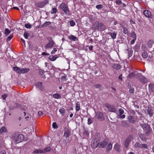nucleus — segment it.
I'll return each mask as SVG.
<instances>
[{
    "instance_id": "obj_1",
    "label": "nucleus",
    "mask_w": 154,
    "mask_h": 154,
    "mask_svg": "<svg viewBox=\"0 0 154 154\" xmlns=\"http://www.w3.org/2000/svg\"><path fill=\"white\" fill-rule=\"evenodd\" d=\"M92 28L94 30H97L100 31H103L106 29V27L102 23L96 21L92 25Z\"/></svg>"
},
{
    "instance_id": "obj_2",
    "label": "nucleus",
    "mask_w": 154,
    "mask_h": 154,
    "mask_svg": "<svg viewBox=\"0 0 154 154\" xmlns=\"http://www.w3.org/2000/svg\"><path fill=\"white\" fill-rule=\"evenodd\" d=\"M140 126L143 128L144 131L147 135H148L151 133V128L147 125L145 124H141Z\"/></svg>"
},
{
    "instance_id": "obj_3",
    "label": "nucleus",
    "mask_w": 154,
    "mask_h": 154,
    "mask_svg": "<svg viewBox=\"0 0 154 154\" xmlns=\"http://www.w3.org/2000/svg\"><path fill=\"white\" fill-rule=\"evenodd\" d=\"M60 7L66 14L69 13V10L68 7L65 3H62L60 5Z\"/></svg>"
},
{
    "instance_id": "obj_4",
    "label": "nucleus",
    "mask_w": 154,
    "mask_h": 154,
    "mask_svg": "<svg viewBox=\"0 0 154 154\" xmlns=\"http://www.w3.org/2000/svg\"><path fill=\"white\" fill-rule=\"evenodd\" d=\"M51 150V148L49 146L45 147L44 149L42 150L40 149L35 150L34 151V152L35 153H44L46 152H49Z\"/></svg>"
},
{
    "instance_id": "obj_5",
    "label": "nucleus",
    "mask_w": 154,
    "mask_h": 154,
    "mask_svg": "<svg viewBox=\"0 0 154 154\" xmlns=\"http://www.w3.org/2000/svg\"><path fill=\"white\" fill-rule=\"evenodd\" d=\"M133 139V137L131 136H130L127 138L123 143V144L125 147H128L129 143L131 142Z\"/></svg>"
},
{
    "instance_id": "obj_6",
    "label": "nucleus",
    "mask_w": 154,
    "mask_h": 154,
    "mask_svg": "<svg viewBox=\"0 0 154 154\" xmlns=\"http://www.w3.org/2000/svg\"><path fill=\"white\" fill-rule=\"evenodd\" d=\"M108 142L109 140L108 139H106L102 142H99L98 145L99 147L104 148L105 147L108 143Z\"/></svg>"
},
{
    "instance_id": "obj_7",
    "label": "nucleus",
    "mask_w": 154,
    "mask_h": 154,
    "mask_svg": "<svg viewBox=\"0 0 154 154\" xmlns=\"http://www.w3.org/2000/svg\"><path fill=\"white\" fill-rule=\"evenodd\" d=\"M100 140V138H95L92 143V147L94 148H96L99 147L98 145L99 144V142Z\"/></svg>"
},
{
    "instance_id": "obj_8",
    "label": "nucleus",
    "mask_w": 154,
    "mask_h": 154,
    "mask_svg": "<svg viewBox=\"0 0 154 154\" xmlns=\"http://www.w3.org/2000/svg\"><path fill=\"white\" fill-rule=\"evenodd\" d=\"M95 117L97 118L99 120L102 121L104 120L103 113L100 112H98L96 113Z\"/></svg>"
},
{
    "instance_id": "obj_9",
    "label": "nucleus",
    "mask_w": 154,
    "mask_h": 154,
    "mask_svg": "<svg viewBox=\"0 0 154 154\" xmlns=\"http://www.w3.org/2000/svg\"><path fill=\"white\" fill-rule=\"evenodd\" d=\"M138 75L139 76V79L141 83L145 84L148 82L147 79L143 75L140 73H138Z\"/></svg>"
},
{
    "instance_id": "obj_10",
    "label": "nucleus",
    "mask_w": 154,
    "mask_h": 154,
    "mask_svg": "<svg viewBox=\"0 0 154 154\" xmlns=\"http://www.w3.org/2000/svg\"><path fill=\"white\" fill-rule=\"evenodd\" d=\"M54 42L52 40H50L49 42L47 43L45 46V49H47L53 47L54 45Z\"/></svg>"
},
{
    "instance_id": "obj_11",
    "label": "nucleus",
    "mask_w": 154,
    "mask_h": 154,
    "mask_svg": "<svg viewBox=\"0 0 154 154\" xmlns=\"http://www.w3.org/2000/svg\"><path fill=\"white\" fill-rule=\"evenodd\" d=\"M23 140L24 136L22 134H20L15 138V140L16 143H18L22 142Z\"/></svg>"
},
{
    "instance_id": "obj_12",
    "label": "nucleus",
    "mask_w": 154,
    "mask_h": 154,
    "mask_svg": "<svg viewBox=\"0 0 154 154\" xmlns=\"http://www.w3.org/2000/svg\"><path fill=\"white\" fill-rule=\"evenodd\" d=\"M143 13L144 15L147 17L150 18H152V15L151 14L150 12L147 10H144Z\"/></svg>"
},
{
    "instance_id": "obj_13",
    "label": "nucleus",
    "mask_w": 154,
    "mask_h": 154,
    "mask_svg": "<svg viewBox=\"0 0 154 154\" xmlns=\"http://www.w3.org/2000/svg\"><path fill=\"white\" fill-rule=\"evenodd\" d=\"M48 3V1L47 0H45L43 2L38 3L37 4V6L39 8H42L44 6L45 4Z\"/></svg>"
},
{
    "instance_id": "obj_14",
    "label": "nucleus",
    "mask_w": 154,
    "mask_h": 154,
    "mask_svg": "<svg viewBox=\"0 0 154 154\" xmlns=\"http://www.w3.org/2000/svg\"><path fill=\"white\" fill-rule=\"evenodd\" d=\"M128 120L129 122L132 123H134L137 120V119L134 116H129L128 117Z\"/></svg>"
},
{
    "instance_id": "obj_15",
    "label": "nucleus",
    "mask_w": 154,
    "mask_h": 154,
    "mask_svg": "<svg viewBox=\"0 0 154 154\" xmlns=\"http://www.w3.org/2000/svg\"><path fill=\"white\" fill-rule=\"evenodd\" d=\"M36 87L39 89L41 91H43L44 89V88L42 86V84L41 82H38L35 85Z\"/></svg>"
},
{
    "instance_id": "obj_16",
    "label": "nucleus",
    "mask_w": 154,
    "mask_h": 154,
    "mask_svg": "<svg viewBox=\"0 0 154 154\" xmlns=\"http://www.w3.org/2000/svg\"><path fill=\"white\" fill-rule=\"evenodd\" d=\"M70 131L67 128H65V131L64 133V136L66 138L69 137L70 134Z\"/></svg>"
},
{
    "instance_id": "obj_17",
    "label": "nucleus",
    "mask_w": 154,
    "mask_h": 154,
    "mask_svg": "<svg viewBox=\"0 0 154 154\" xmlns=\"http://www.w3.org/2000/svg\"><path fill=\"white\" fill-rule=\"evenodd\" d=\"M119 116L122 119H124L125 117V115L124 114H123L124 113V111L122 109H120L119 110Z\"/></svg>"
},
{
    "instance_id": "obj_18",
    "label": "nucleus",
    "mask_w": 154,
    "mask_h": 154,
    "mask_svg": "<svg viewBox=\"0 0 154 154\" xmlns=\"http://www.w3.org/2000/svg\"><path fill=\"white\" fill-rule=\"evenodd\" d=\"M154 41L152 40H149L147 42V46L149 48L152 47V45L154 44Z\"/></svg>"
},
{
    "instance_id": "obj_19",
    "label": "nucleus",
    "mask_w": 154,
    "mask_h": 154,
    "mask_svg": "<svg viewBox=\"0 0 154 154\" xmlns=\"http://www.w3.org/2000/svg\"><path fill=\"white\" fill-rule=\"evenodd\" d=\"M147 112L150 117H151L153 116V110L151 108L148 107L147 110Z\"/></svg>"
},
{
    "instance_id": "obj_20",
    "label": "nucleus",
    "mask_w": 154,
    "mask_h": 154,
    "mask_svg": "<svg viewBox=\"0 0 154 154\" xmlns=\"http://www.w3.org/2000/svg\"><path fill=\"white\" fill-rule=\"evenodd\" d=\"M58 57L56 55L54 56L52 55H50L48 57V59L49 60L52 61H54L56 59L58 58Z\"/></svg>"
},
{
    "instance_id": "obj_21",
    "label": "nucleus",
    "mask_w": 154,
    "mask_h": 154,
    "mask_svg": "<svg viewBox=\"0 0 154 154\" xmlns=\"http://www.w3.org/2000/svg\"><path fill=\"white\" fill-rule=\"evenodd\" d=\"M115 150L118 152L120 151V145L118 143H116L114 146Z\"/></svg>"
},
{
    "instance_id": "obj_22",
    "label": "nucleus",
    "mask_w": 154,
    "mask_h": 154,
    "mask_svg": "<svg viewBox=\"0 0 154 154\" xmlns=\"http://www.w3.org/2000/svg\"><path fill=\"white\" fill-rule=\"evenodd\" d=\"M117 34V32H112L109 33V34L111 35L112 39H114L116 38Z\"/></svg>"
},
{
    "instance_id": "obj_23",
    "label": "nucleus",
    "mask_w": 154,
    "mask_h": 154,
    "mask_svg": "<svg viewBox=\"0 0 154 154\" xmlns=\"http://www.w3.org/2000/svg\"><path fill=\"white\" fill-rule=\"evenodd\" d=\"M139 136L142 140L143 141L146 140V137L144 134L141 133H139Z\"/></svg>"
},
{
    "instance_id": "obj_24",
    "label": "nucleus",
    "mask_w": 154,
    "mask_h": 154,
    "mask_svg": "<svg viewBox=\"0 0 154 154\" xmlns=\"http://www.w3.org/2000/svg\"><path fill=\"white\" fill-rule=\"evenodd\" d=\"M80 104L79 102H77L75 104V110L76 111H79L80 109Z\"/></svg>"
},
{
    "instance_id": "obj_25",
    "label": "nucleus",
    "mask_w": 154,
    "mask_h": 154,
    "mask_svg": "<svg viewBox=\"0 0 154 154\" xmlns=\"http://www.w3.org/2000/svg\"><path fill=\"white\" fill-rule=\"evenodd\" d=\"M13 69L17 73L19 74H21V69L19 68L17 66H14L13 67Z\"/></svg>"
},
{
    "instance_id": "obj_26",
    "label": "nucleus",
    "mask_w": 154,
    "mask_h": 154,
    "mask_svg": "<svg viewBox=\"0 0 154 154\" xmlns=\"http://www.w3.org/2000/svg\"><path fill=\"white\" fill-rule=\"evenodd\" d=\"M68 38L71 40H72L74 41H75L77 40L76 37L75 36L72 35H70L68 36Z\"/></svg>"
},
{
    "instance_id": "obj_27",
    "label": "nucleus",
    "mask_w": 154,
    "mask_h": 154,
    "mask_svg": "<svg viewBox=\"0 0 154 154\" xmlns=\"http://www.w3.org/2000/svg\"><path fill=\"white\" fill-rule=\"evenodd\" d=\"M29 68H24L21 69V74L25 73H26L29 71Z\"/></svg>"
},
{
    "instance_id": "obj_28",
    "label": "nucleus",
    "mask_w": 154,
    "mask_h": 154,
    "mask_svg": "<svg viewBox=\"0 0 154 154\" xmlns=\"http://www.w3.org/2000/svg\"><path fill=\"white\" fill-rule=\"evenodd\" d=\"M112 67L113 68L117 69H119L121 68L120 65L117 64H113Z\"/></svg>"
},
{
    "instance_id": "obj_29",
    "label": "nucleus",
    "mask_w": 154,
    "mask_h": 154,
    "mask_svg": "<svg viewBox=\"0 0 154 154\" xmlns=\"http://www.w3.org/2000/svg\"><path fill=\"white\" fill-rule=\"evenodd\" d=\"M141 49L143 51H146L147 50V48L145 44H143L142 45Z\"/></svg>"
},
{
    "instance_id": "obj_30",
    "label": "nucleus",
    "mask_w": 154,
    "mask_h": 154,
    "mask_svg": "<svg viewBox=\"0 0 154 154\" xmlns=\"http://www.w3.org/2000/svg\"><path fill=\"white\" fill-rule=\"evenodd\" d=\"M20 107V105L18 103L16 104H15L14 106H11L10 107V109L13 110L14 109H16L19 108Z\"/></svg>"
},
{
    "instance_id": "obj_31",
    "label": "nucleus",
    "mask_w": 154,
    "mask_h": 154,
    "mask_svg": "<svg viewBox=\"0 0 154 154\" xmlns=\"http://www.w3.org/2000/svg\"><path fill=\"white\" fill-rule=\"evenodd\" d=\"M109 110L110 112H114L116 111V108L113 106H111L110 107H109Z\"/></svg>"
},
{
    "instance_id": "obj_32",
    "label": "nucleus",
    "mask_w": 154,
    "mask_h": 154,
    "mask_svg": "<svg viewBox=\"0 0 154 154\" xmlns=\"http://www.w3.org/2000/svg\"><path fill=\"white\" fill-rule=\"evenodd\" d=\"M142 56L143 58H146L148 57V55L146 51H143L142 53Z\"/></svg>"
},
{
    "instance_id": "obj_33",
    "label": "nucleus",
    "mask_w": 154,
    "mask_h": 154,
    "mask_svg": "<svg viewBox=\"0 0 154 154\" xmlns=\"http://www.w3.org/2000/svg\"><path fill=\"white\" fill-rule=\"evenodd\" d=\"M53 97L54 98L58 99L61 98V96L60 94H54L53 95Z\"/></svg>"
},
{
    "instance_id": "obj_34",
    "label": "nucleus",
    "mask_w": 154,
    "mask_h": 154,
    "mask_svg": "<svg viewBox=\"0 0 154 154\" xmlns=\"http://www.w3.org/2000/svg\"><path fill=\"white\" fill-rule=\"evenodd\" d=\"M59 112L62 116H63L65 112V109L64 108H61L59 110Z\"/></svg>"
},
{
    "instance_id": "obj_35",
    "label": "nucleus",
    "mask_w": 154,
    "mask_h": 154,
    "mask_svg": "<svg viewBox=\"0 0 154 154\" xmlns=\"http://www.w3.org/2000/svg\"><path fill=\"white\" fill-rule=\"evenodd\" d=\"M141 144L139 142H136L134 145V147L136 148H140Z\"/></svg>"
},
{
    "instance_id": "obj_36",
    "label": "nucleus",
    "mask_w": 154,
    "mask_h": 154,
    "mask_svg": "<svg viewBox=\"0 0 154 154\" xmlns=\"http://www.w3.org/2000/svg\"><path fill=\"white\" fill-rule=\"evenodd\" d=\"M122 27L123 28V32L124 33V34L128 35V29L124 27L123 26H122Z\"/></svg>"
},
{
    "instance_id": "obj_37",
    "label": "nucleus",
    "mask_w": 154,
    "mask_h": 154,
    "mask_svg": "<svg viewBox=\"0 0 154 154\" xmlns=\"http://www.w3.org/2000/svg\"><path fill=\"white\" fill-rule=\"evenodd\" d=\"M66 77L67 76L65 74L64 75L61 76V79L62 81H66L67 80Z\"/></svg>"
},
{
    "instance_id": "obj_38",
    "label": "nucleus",
    "mask_w": 154,
    "mask_h": 154,
    "mask_svg": "<svg viewBox=\"0 0 154 154\" xmlns=\"http://www.w3.org/2000/svg\"><path fill=\"white\" fill-rule=\"evenodd\" d=\"M6 131V130L5 128L3 126L0 129V133H1L5 132Z\"/></svg>"
},
{
    "instance_id": "obj_39",
    "label": "nucleus",
    "mask_w": 154,
    "mask_h": 154,
    "mask_svg": "<svg viewBox=\"0 0 154 154\" xmlns=\"http://www.w3.org/2000/svg\"><path fill=\"white\" fill-rule=\"evenodd\" d=\"M112 147V145L110 143H109L106 149L107 150H109L111 149Z\"/></svg>"
},
{
    "instance_id": "obj_40",
    "label": "nucleus",
    "mask_w": 154,
    "mask_h": 154,
    "mask_svg": "<svg viewBox=\"0 0 154 154\" xmlns=\"http://www.w3.org/2000/svg\"><path fill=\"white\" fill-rule=\"evenodd\" d=\"M57 10L56 8H52V10L51 11V14H53L56 13H57Z\"/></svg>"
},
{
    "instance_id": "obj_41",
    "label": "nucleus",
    "mask_w": 154,
    "mask_h": 154,
    "mask_svg": "<svg viewBox=\"0 0 154 154\" xmlns=\"http://www.w3.org/2000/svg\"><path fill=\"white\" fill-rule=\"evenodd\" d=\"M140 148L146 149L147 148V145L146 144H141Z\"/></svg>"
},
{
    "instance_id": "obj_42",
    "label": "nucleus",
    "mask_w": 154,
    "mask_h": 154,
    "mask_svg": "<svg viewBox=\"0 0 154 154\" xmlns=\"http://www.w3.org/2000/svg\"><path fill=\"white\" fill-rule=\"evenodd\" d=\"M69 23L70 26H74L75 24V22L73 20H72L70 21Z\"/></svg>"
},
{
    "instance_id": "obj_43",
    "label": "nucleus",
    "mask_w": 154,
    "mask_h": 154,
    "mask_svg": "<svg viewBox=\"0 0 154 154\" xmlns=\"http://www.w3.org/2000/svg\"><path fill=\"white\" fill-rule=\"evenodd\" d=\"M11 32V31L8 29L6 28L5 30V33L6 35H8Z\"/></svg>"
},
{
    "instance_id": "obj_44",
    "label": "nucleus",
    "mask_w": 154,
    "mask_h": 154,
    "mask_svg": "<svg viewBox=\"0 0 154 154\" xmlns=\"http://www.w3.org/2000/svg\"><path fill=\"white\" fill-rule=\"evenodd\" d=\"M53 128L55 129H57L58 128V126L56 122H54L52 124Z\"/></svg>"
},
{
    "instance_id": "obj_45",
    "label": "nucleus",
    "mask_w": 154,
    "mask_h": 154,
    "mask_svg": "<svg viewBox=\"0 0 154 154\" xmlns=\"http://www.w3.org/2000/svg\"><path fill=\"white\" fill-rule=\"evenodd\" d=\"M25 26L26 28L30 29L31 28V25L28 23L26 24L25 25Z\"/></svg>"
},
{
    "instance_id": "obj_46",
    "label": "nucleus",
    "mask_w": 154,
    "mask_h": 154,
    "mask_svg": "<svg viewBox=\"0 0 154 154\" xmlns=\"http://www.w3.org/2000/svg\"><path fill=\"white\" fill-rule=\"evenodd\" d=\"M130 36L133 38H136V34L134 32H132L131 33Z\"/></svg>"
},
{
    "instance_id": "obj_47",
    "label": "nucleus",
    "mask_w": 154,
    "mask_h": 154,
    "mask_svg": "<svg viewBox=\"0 0 154 154\" xmlns=\"http://www.w3.org/2000/svg\"><path fill=\"white\" fill-rule=\"evenodd\" d=\"M103 5H98L96 6V8L98 10L101 9Z\"/></svg>"
},
{
    "instance_id": "obj_48",
    "label": "nucleus",
    "mask_w": 154,
    "mask_h": 154,
    "mask_svg": "<svg viewBox=\"0 0 154 154\" xmlns=\"http://www.w3.org/2000/svg\"><path fill=\"white\" fill-rule=\"evenodd\" d=\"M93 122L92 120L90 118H88V124L89 125H91Z\"/></svg>"
},
{
    "instance_id": "obj_49",
    "label": "nucleus",
    "mask_w": 154,
    "mask_h": 154,
    "mask_svg": "<svg viewBox=\"0 0 154 154\" xmlns=\"http://www.w3.org/2000/svg\"><path fill=\"white\" fill-rule=\"evenodd\" d=\"M29 35V34L27 33H26V32H25L23 34V36H24V38L26 39L28 38Z\"/></svg>"
},
{
    "instance_id": "obj_50",
    "label": "nucleus",
    "mask_w": 154,
    "mask_h": 154,
    "mask_svg": "<svg viewBox=\"0 0 154 154\" xmlns=\"http://www.w3.org/2000/svg\"><path fill=\"white\" fill-rule=\"evenodd\" d=\"M13 37V35H10L7 38V40L8 41H10L11 38Z\"/></svg>"
},
{
    "instance_id": "obj_51",
    "label": "nucleus",
    "mask_w": 154,
    "mask_h": 154,
    "mask_svg": "<svg viewBox=\"0 0 154 154\" xmlns=\"http://www.w3.org/2000/svg\"><path fill=\"white\" fill-rule=\"evenodd\" d=\"M57 49L56 48H54V49L52 51L51 54H54L57 51Z\"/></svg>"
},
{
    "instance_id": "obj_52",
    "label": "nucleus",
    "mask_w": 154,
    "mask_h": 154,
    "mask_svg": "<svg viewBox=\"0 0 154 154\" xmlns=\"http://www.w3.org/2000/svg\"><path fill=\"white\" fill-rule=\"evenodd\" d=\"M7 94H5L4 95L2 96V97L3 100H5L6 99V97H7Z\"/></svg>"
},
{
    "instance_id": "obj_53",
    "label": "nucleus",
    "mask_w": 154,
    "mask_h": 154,
    "mask_svg": "<svg viewBox=\"0 0 154 154\" xmlns=\"http://www.w3.org/2000/svg\"><path fill=\"white\" fill-rule=\"evenodd\" d=\"M134 88L130 89L129 91L131 93L133 94L134 92Z\"/></svg>"
},
{
    "instance_id": "obj_54",
    "label": "nucleus",
    "mask_w": 154,
    "mask_h": 154,
    "mask_svg": "<svg viewBox=\"0 0 154 154\" xmlns=\"http://www.w3.org/2000/svg\"><path fill=\"white\" fill-rule=\"evenodd\" d=\"M51 23V22L49 21L46 22L44 23V26L48 25L50 24Z\"/></svg>"
},
{
    "instance_id": "obj_55",
    "label": "nucleus",
    "mask_w": 154,
    "mask_h": 154,
    "mask_svg": "<svg viewBox=\"0 0 154 154\" xmlns=\"http://www.w3.org/2000/svg\"><path fill=\"white\" fill-rule=\"evenodd\" d=\"M135 75L134 73H131L129 75V78H132L134 77Z\"/></svg>"
},
{
    "instance_id": "obj_56",
    "label": "nucleus",
    "mask_w": 154,
    "mask_h": 154,
    "mask_svg": "<svg viewBox=\"0 0 154 154\" xmlns=\"http://www.w3.org/2000/svg\"><path fill=\"white\" fill-rule=\"evenodd\" d=\"M136 39V38H134L132 40L131 42V44H133L134 43Z\"/></svg>"
},
{
    "instance_id": "obj_57",
    "label": "nucleus",
    "mask_w": 154,
    "mask_h": 154,
    "mask_svg": "<svg viewBox=\"0 0 154 154\" xmlns=\"http://www.w3.org/2000/svg\"><path fill=\"white\" fill-rule=\"evenodd\" d=\"M38 114L39 116H41L43 115V113L42 111H39L38 112Z\"/></svg>"
},
{
    "instance_id": "obj_58",
    "label": "nucleus",
    "mask_w": 154,
    "mask_h": 154,
    "mask_svg": "<svg viewBox=\"0 0 154 154\" xmlns=\"http://www.w3.org/2000/svg\"><path fill=\"white\" fill-rule=\"evenodd\" d=\"M0 154H7V153L5 151L2 150L0 152Z\"/></svg>"
},
{
    "instance_id": "obj_59",
    "label": "nucleus",
    "mask_w": 154,
    "mask_h": 154,
    "mask_svg": "<svg viewBox=\"0 0 154 154\" xmlns=\"http://www.w3.org/2000/svg\"><path fill=\"white\" fill-rule=\"evenodd\" d=\"M94 86L96 88H99L101 87V85L100 84H97L95 85Z\"/></svg>"
},
{
    "instance_id": "obj_60",
    "label": "nucleus",
    "mask_w": 154,
    "mask_h": 154,
    "mask_svg": "<svg viewBox=\"0 0 154 154\" xmlns=\"http://www.w3.org/2000/svg\"><path fill=\"white\" fill-rule=\"evenodd\" d=\"M152 56H149V57L148 58V59H147L149 61H151L152 60Z\"/></svg>"
},
{
    "instance_id": "obj_61",
    "label": "nucleus",
    "mask_w": 154,
    "mask_h": 154,
    "mask_svg": "<svg viewBox=\"0 0 154 154\" xmlns=\"http://www.w3.org/2000/svg\"><path fill=\"white\" fill-rule=\"evenodd\" d=\"M132 52L131 51H130L129 52V57H131L132 55Z\"/></svg>"
},
{
    "instance_id": "obj_62",
    "label": "nucleus",
    "mask_w": 154,
    "mask_h": 154,
    "mask_svg": "<svg viewBox=\"0 0 154 154\" xmlns=\"http://www.w3.org/2000/svg\"><path fill=\"white\" fill-rule=\"evenodd\" d=\"M42 55H48V54L47 53L45 52H44L42 53Z\"/></svg>"
},
{
    "instance_id": "obj_63",
    "label": "nucleus",
    "mask_w": 154,
    "mask_h": 154,
    "mask_svg": "<svg viewBox=\"0 0 154 154\" xmlns=\"http://www.w3.org/2000/svg\"><path fill=\"white\" fill-rule=\"evenodd\" d=\"M119 79L121 80H122V74H121L119 75Z\"/></svg>"
},
{
    "instance_id": "obj_64",
    "label": "nucleus",
    "mask_w": 154,
    "mask_h": 154,
    "mask_svg": "<svg viewBox=\"0 0 154 154\" xmlns=\"http://www.w3.org/2000/svg\"><path fill=\"white\" fill-rule=\"evenodd\" d=\"M93 49V46H90L89 47V49L90 51H91Z\"/></svg>"
}]
</instances>
